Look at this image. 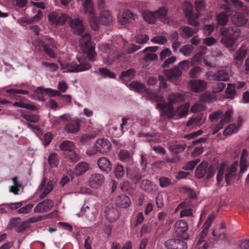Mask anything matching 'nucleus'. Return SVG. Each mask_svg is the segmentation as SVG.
<instances>
[{
	"instance_id": "nucleus-47",
	"label": "nucleus",
	"mask_w": 249,
	"mask_h": 249,
	"mask_svg": "<svg viewBox=\"0 0 249 249\" xmlns=\"http://www.w3.org/2000/svg\"><path fill=\"white\" fill-rule=\"evenodd\" d=\"M114 174L116 178H121L124 174V169L123 165L118 164L114 169Z\"/></svg>"
},
{
	"instance_id": "nucleus-11",
	"label": "nucleus",
	"mask_w": 249,
	"mask_h": 249,
	"mask_svg": "<svg viewBox=\"0 0 249 249\" xmlns=\"http://www.w3.org/2000/svg\"><path fill=\"white\" fill-rule=\"evenodd\" d=\"M70 26L75 35H80L85 31L82 20L78 18L71 19Z\"/></svg>"
},
{
	"instance_id": "nucleus-5",
	"label": "nucleus",
	"mask_w": 249,
	"mask_h": 249,
	"mask_svg": "<svg viewBox=\"0 0 249 249\" xmlns=\"http://www.w3.org/2000/svg\"><path fill=\"white\" fill-rule=\"evenodd\" d=\"M206 76L210 80L217 81H228L230 79L229 72L224 69H221L216 72L208 71Z\"/></svg>"
},
{
	"instance_id": "nucleus-25",
	"label": "nucleus",
	"mask_w": 249,
	"mask_h": 249,
	"mask_svg": "<svg viewBox=\"0 0 249 249\" xmlns=\"http://www.w3.org/2000/svg\"><path fill=\"white\" fill-rule=\"evenodd\" d=\"M116 205L122 208L128 207L131 203V200L128 196L124 194L118 196L115 199Z\"/></svg>"
},
{
	"instance_id": "nucleus-41",
	"label": "nucleus",
	"mask_w": 249,
	"mask_h": 249,
	"mask_svg": "<svg viewBox=\"0 0 249 249\" xmlns=\"http://www.w3.org/2000/svg\"><path fill=\"white\" fill-rule=\"evenodd\" d=\"M85 13L92 16L94 14V9L91 0H85L83 4Z\"/></svg>"
},
{
	"instance_id": "nucleus-58",
	"label": "nucleus",
	"mask_w": 249,
	"mask_h": 249,
	"mask_svg": "<svg viewBox=\"0 0 249 249\" xmlns=\"http://www.w3.org/2000/svg\"><path fill=\"white\" fill-rule=\"evenodd\" d=\"M151 41L154 43L163 45L167 43V39L163 36H158L153 37Z\"/></svg>"
},
{
	"instance_id": "nucleus-60",
	"label": "nucleus",
	"mask_w": 249,
	"mask_h": 249,
	"mask_svg": "<svg viewBox=\"0 0 249 249\" xmlns=\"http://www.w3.org/2000/svg\"><path fill=\"white\" fill-rule=\"evenodd\" d=\"M202 72V69L199 67L193 68L189 72V76L191 78H197L199 76Z\"/></svg>"
},
{
	"instance_id": "nucleus-38",
	"label": "nucleus",
	"mask_w": 249,
	"mask_h": 249,
	"mask_svg": "<svg viewBox=\"0 0 249 249\" xmlns=\"http://www.w3.org/2000/svg\"><path fill=\"white\" fill-rule=\"evenodd\" d=\"M18 177H14L12 178L14 185L10 187V192L14 193L15 195H18L19 194V189H23L22 185L18 182L17 181Z\"/></svg>"
},
{
	"instance_id": "nucleus-3",
	"label": "nucleus",
	"mask_w": 249,
	"mask_h": 249,
	"mask_svg": "<svg viewBox=\"0 0 249 249\" xmlns=\"http://www.w3.org/2000/svg\"><path fill=\"white\" fill-rule=\"evenodd\" d=\"M78 60L80 63L79 64L72 62L71 64H67L65 66L61 62L60 64L62 69H67V71L70 72H78L90 69L91 65L89 63L81 62L79 58H78Z\"/></svg>"
},
{
	"instance_id": "nucleus-45",
	"label": "nucleus",
	"mask_w": 249,
	"mask_h": 249,
	"mask_svg": "<svg viewBox=\"0 0 249 249\" xmlns=\"http://www.w3.org/2000/svg\"><path fill=\"white\" fill-rule=\"evenodd\" d=\"M54 182L52 180H49L43 192L40 195L39 198L43 199L48 194H49L53 189Z\"/></svg>"
},
{
	"instance_id": "nucleus-32",
	"label": "nucleus",
	"mask_w": 249,
	"mask_h": 249,
	"mask_svg": "<svg viewBox=\"0 0 249 249\" xmlns=\"http://www.w3.org/2000/svg\"><path fill=\"white\" fill-rule=\"evenodd\" d=\"M180 30H181L180 35L185 38L192 36L197 32V30L193 29L188 26H182L180 28Z\"/></svg>"
},
{
	"instance_id": "nucleus-30",
	"label": "nucleus",
	"mask_w": 249,
	"mask_h": 249,
	"mask_svg": "<svg viewBox=\"0 0 249 249\" xmlns=\"http://www.w3.org/2000/svg\"><path fill=\"white\" fill-rule=\"evenodd\" d=\"M129 87L135 91L142 93L144 92V94L148 90L145 85L138 81H133L129 84Z\"/></svg>"
},
{
	"instance_id": "nucleus-24",
	"label": "nucleus",
	"mask_w": 249,
	"mask_h": 249,
	"mask_svg": "<svg viewBox=\"0 0 249 249\" xmlns=\"http://www.w3.org/2000/svg\"><path fill=\"white\" fill-rule=\"evenodd\" d=\"M231 19L232 23L238 27L244 26L248 21L245 15L240 12L236 13L232 16Z\"/></svg>"
},
{
	"instance_id": "nucleus-46",
	"label": "nucleus",
	"mask_w": 249,
	"mask_h": 249,
	"mask_svg": "<svg viewBox=\"0 0 249 249\" xmlns=\"http://www.w3.org/2000/svg\"><path fill=\"white\" fill-rule=\"evenodd\" d=\"M48 162L51 167H56L59 164V159L56 153L51 154L48 158Z\"/></svg>"
},
{
	"instance_id": "nucleus-56",
	"label": "nucleus",
	"mask_w": 249,
	"mask_h": 249,
	"mask_svg": "<svg viewBox=\"0 0 249 249\" xmlns=\"http://www.w3.org/2000/svg\"><path fill=\"white\" fill-rule=\"evenodd\" d=\"M193 49V47L190 44L184 45L179 49V52L182 53L185 56H189Z\"/></svg>"
},
{
	"instance_id": "nucleus-12",
	"label": "nucleus",
	"mask_w": 249,
	"mask_h": 249,
	"mask_svg": "<svg viewBox=\"0 0 249 249\" xmlns=\"http://www.w3.org/2000/svg\"><path fill=\"white\" fill-rule=\"evenodd\" d=\"M165 246L168 249H187V243L180 239H169L165 243Z\"/></svg>"
},
{
	"instance_id": "nucleus-13",
	"label": "nucleus",
	"mask_w": 249,
	"mask_h": 249,
	"mask_svg": "<svg viewBox=\"0 0 249 249\" xmlns=\"http://www.w3.org/2000/svg\"><path fill=\"white\" fill-rule=\"evenodd\" d=\"M54 205L53 201L51 199H46L39 203L34 209L35 213H44L50 211Z\"/></svg>"
},
{
	"instance_id": "nucleus-17",
	"label": "nucleus",
	"mask_w": 249,
	"mask_h": 249,
	"mask_svg": "<svg viewBox=\"0 0 249 249\" xmlns=\"http://www.w3.org/2000/svg\"><path fill=\"white\" fill-rule=\"evenodd\" d=\"M126 177L135 184H138L142 178L141 173L137 168L126 170Z\"/></svg>"
},
{
	"instance_id": "nucleus-43",
	"label": "nucleus",
	"mask_w": 249,
	"mask_h": 249,
	"mask_svg": "<svg viewBox=\"0 0 249 249\" xmlns=\"http://www.w3.org/2000/svg\"><path fill=\"white\" fill-rule=\"evenodd\" d=\"M200 16L199 13L196 14L195 15L191 14L190 16L186 17L188 18V24L191 26L196 27L198 25L199 18Z\"/></svg>"
},
{
	"instance_id": "nucleus-59",
	"label": "nucleus",
	"mask_w": 249,
	"mask_h": 249,
	"mask_svg": "<svg viewBox=\"0 0 249 249\" xmlns=\"http://www.w3.org/2000/svg\"><path fill=\"white\" fill-rule=\"evenodd\" d=\"M233 112L231 110L229 109L228 110L225 114L224 117L223 118H221L220 121V123L221 124L223 125L225 124L228 123L231 121V118L232 116V114Z\"/></svg>"
},
{
	"instance_id": "nucleus-26",
	"label": "nucleus",
	"mask_w": 249,
	"mask_h": 249,
	"mask_svg": "<svg viewBox=\"0 0 249 249\" xmlns=\"http://www.w3.org/2000/svg\"><path fill=\"white\" fill-rule=\"evenodd\" d=\"M214 214H211L208 217L206 222H205V223L203 225L204 228L201 231L200 239L197 242L198 244H199V245L201 244L202 242L204 241L202 240H201V238H204L205 237V236L206 235V234H207L208 230L209 228H210V227L212 222L214 220Z\"/></svg>"
},
{
	"instance_id": "nucleus-49",
	"label": "nucleus",
	"mask_w": 249,
	"mask_h": 249,
	"mask_svg": "<svg viewBox=\"0 0 249 249\" xmlns=\"http://www.w3.org/2000/svg\"><path fill=\"white\" fill-rule=\"evenodd\" d=\"M194 199L187 198L182 203H180L177 209H181L182 208H193L194 203L193 202V200Z\"/></svg>"
},
{
	"instance_id": "nucleus-50",
	"label": "nucleus",
	"mask_w": 249,
	"mask_h": 249,
	"mask_svg": "<svg viewBox=\"0 0 249 249\" xmlns=\"http://www.w3.org/2000/svg\"><path fill=\"white\" fill-rule=\"evenodd\" d=\"M180 192L187 194L188 195V197L187 198L195 199L196 197V195L195 191L190 188L182 187L180 188Z\"/></svg>"
},
{
	"instance_id": "nucleus-20",
	"label": "nucleus",
	"mask_w": 249,
	"mask_h": 249,
	"mask_svg": "<svg viewBox=\"0 0 249 249\" xmlns=\"http://www.w3.org/2000/svg\"><path fill=\"white\" fill-rule=\"evenodd\" d=\"M163 74L170 80H173L179 78L182 72L178 67L175 66L173 68L169 70H164Z\"/></svg>"
},
{
	"instance_id": "nucleus-1",
	"label": "nucleus",
	"mask_w": 249,
	"mask_h": 249,
	"mask_svg": "<svg viewBox=\"0 0 249 249\" xmlns=\"http://www.w3.org/2000/svg\"><path fill=\"white\" fill-rule=\"evenodd\" d=\"M168 102L163 101L162 102L158 103L156 108L162 112L161 114L163 117L171 119L174 117V104L182 102L184 100L183 95L178 93H174L169 94L167 98Z\"/></svg>"
},
{
	"instance_id": "nucleus-4",
	"label": "nucleus",
	"mask_w": 249,
	"mask_h": 249,
	"mask_svg": "<svg viewBox=\"0 0 249 249\" xmlns=\"http://www.w3.org/2000/svg\"><path fill=\"white\" fill-rule=\"evenodd\" d=\"M208 164L207 162H202L196 168V178H201L206 176L207 179L212 178L213 175V168L212 167H208Z\"/></svg>"
},
{
	"instance_id": "nucleus-40",
	"label": "nucleus",
	"mask_w": 249,
	"mask_h": 249,
	"mask_svg": "<svg viewBox=\"0 0 249 249\" xmlns=\"http://www.w3.org/2000/svg\"><path fill=\"white\" fill-rule=\"evenodd\" d=\"M235 84H228L226 89V97L230 99H233L236 95Z\"/></svg>"
},
{
	"instance_id": "nucleus-7",
	"label": "nucleus",
	"mask_w": 249,
	"mask_h": 249,
	"mask_svg": "<svg viewBox=\"0 0 249 249\" xmlns=\"http://www.w3.org/2000/svg\"><path fill=\"white\" fill-rule=\"evenodd\" d=\"M175 229L178 237L184 240H187L189 238V235L186 233L188 227V224L185 221L183 220L178 221L175 224Z\"/></svg>"
},
{
	"instance_id": "nucleus-51",
	"label": "nucleus",
	"mask_w": 249,
	"mask_h": 249,
	"mask_svg": "<svg viewBox=\"0 0 249 249\" xmlns=\"http://www.w3.org/2000/svg\"><path fill=\"white\" fill-rule=\"evenodd\" d=\"M223 116V112L221 110L213 112L210 114L209 119L211 122L217 121Z\"/></svg>"
},
{
	"instance_id": "nucleus-62",
	"label": "nucleus",
	"mask_w": 249,
	"mask_h": 249,
	"mask_svg": "<svg viewBox=\"0 0 249 249\" xmlns=\"http://www.w3.org/2000/svg\"><path fill=\"white\" fill-rule=\"evenodd\" d=\"M33 207H34L33 204H31V203L28 204L26 205L25 206L19 209L18 210L17 213L19 214H20V213L27 214L31 211Z\"/></svg>"
},
{
	"instance_id": "nucleus-52",
	"label": "nucleus",
	"mask_w": 249,
	"mask_h": 249,
	"mask_svg": "<svg viewBox=\"0 0 249 249\" xmlns=\"http://www.w3.org/2000/svg\"><path fill=\"white\" fill-rule=\"evenodd\" d=\"M21 116L28 122L36 123L39 120V117L35 114H21Z\"/></svg>"
},
{
	"instance_id": "nucleus-42",
	"label": "nucleus",
	"mask_w": 249,
	"mask_h": 249,
	"mask_svg": "<svg viewBox=\"0 0 249 249\" xmlns=\"http://www.w3.org/2000/svg\"><path fill=\"white\" fill-rule=\"evenodd\" d=\"M186 147L185 144H174L169 147V150L174 154H178L183 151Z\"/></svg>"
},
{
	"instance_id": "nucleus-22",
	"label": "nucleus",
	"mask_w": 249,
	"mask_h": 249,
	"mask_svg": "<svg viewBox=\"0 0 249 249\" xmlns=\"http://www.w3.org/2000/svg\"><path fill=\"white\" fill-rule=\"evenodd\" d=\"M138 18V16L134 14L129 10H124L122 16L120 18H118L119 22L122 25L126 24L129 22V20H135Z\"/></svg>"
},
{
	"instance_id": "nucleus-61",
	"label": "nucleus",
	"mask_w": 249,
	"mask_h": 249,
	"mask_svg": "<svg viewBox=\"0 0 249 249\" xmlns=\"http://www.w3.org/2000/svg\"><path fill=\"white\" fill-rule=\"evenodd\" d=\"M42 47L44 51L49 56H50L52 58H55L56 57V54L54 52L53 50L50 48V45L43 43L42 44Z\"/></svg>"
},
{
	"instance_id": "nucleus-6",
	"label": "nucleus",
	"mask_w": 249,
	"mask_h": 249,
	"mask_svg": "<svg viewBox=\"0 0 249 249\" xmlns=\"http://www.w3.org/2000/svg\"><path fill=\"white\" fill-rule=\"evenodd\" d=\"M48 17L49 20L56 26L64 25L69 18L67 14L56 11L49 13Z\"/></svg>"
},
{
	"instance_id": "nucleus-53",
	"label": "nucleus",
	"mask_w": 249,
	"mask_h": 249,
	"mask_svg": "<svg viewBox=\"0 0 249 249\" xmlns=\"http://www.w3.org/2000/svg\"><path fill=\"white\" fill-rule=\"evenodd\" d=\"M200 161L199 159H197L188 162L186 164L182 167V169L185 171H192L195 166Z\"/></svg>"
},
{
	"instance_id": "nucleus-48",
	"label": "nucleus",
	"mask_w": 249,
	"mask_h": 249,
	"mask_svg": "<svg viewBox=\"0 0 249 249\" xmlns=\"http://www.w3.org/2000/svg\"><path fill=\"white\" fill-rule=\"evenodd\" d=\"M206 104L204 103H196L192 106L190 111L192 113H196L206 109Z\"/></svg>"
},
{
	"instance_id": "nucleus-8",
	"label": "nucleus",
	"mask_w": 249,
	"mask_h": 249,
	"mask_svg": "<svg viewBox=\"0 0 249 249\" xmlns=\"http://www.w3.org/2000/svg\"><path fill=\"white\" fill-rule=\"evenodd\" d=\"M80 120L73 119L68 121L65 124L63 130L67 134H75L78 132L81 126Z\"/></svg>"
},
{
	"instance_id": "nucleus-54",
	"label": "nucleus",
	"mask_w": 249,
	"mask_h": 249,
	"mask_svg": "<svg viewBox=\"0 0 249 249\" xmlns=\"http://www.w3.org/2000/svg\"><path fill=\"white\" fill-rule=\"evenodd\" d=\"M183 11L186 17L190 16L193 14V6L191 3L185 1L183 5Z\"/></svg>"
},
{
	"instance_id": "nucleus-34",
	"label": "nucleus",
	"mask_w": 249,
	"mask_h": 249,
	"mask_svg": "<svg viewBox=\"0 0 249 249\" xmlns=\"http://www.w3.org/2000/svg\"><path fill=\"white\" fill-rule=\"evenodd\" d=\"M145 96L147 99H149L153 101L158 102V103L162 102L163 101H164L162 96L157 93L152 92L150 89H148V90L146 91Z\"/></svg>"
},
{
	"instance_id": "nucleus-21",
	"label": "nucleus",
	"mask_w": 249,
	"mask_h": 249,
	"mask_svg": "<svg viewBox=\"0 0 249 249\" xmlns=\"http://www.w3.org/2000/svg\"><path fill=\"white\" fill-rule=\"evenodd\" d=\"M140 187L142 190L149 193L155 192L157 189V185L148 179H142Z\"/></svg>"
},
{
	"instance_id": "nucleus-18",
	"label": "nucleus",
	"mask_w": 249,
	"mask_h": 249,
	"mask_svg": "<svg viewBox=\"0 0 249 249\" xmlns=\"http://www.w3.org/2000/svg\"><path fill=\"white\" fill-rule=\"evenodd\" d=\"M98 167L102 171L108 173L112 169V165L110 160L106 157H100L97 160Z\"/></svg>"
},
{
	"instance_id": "nucleus-33",
	"label": "nucleus",
	"mask_w": 249,
	"mask_h": 249,
	"mask_svg": "<svg viewBox=\"0 0 249 249\" xmlns=\"http://www.w3.org/2000/svg\"><path fill=\"white\" fill-rule=\"evenodd\" d=\"M88 164L84 161L79 162L75 167V174L77 176H81L89 170Z\"/></svg>"
},
{
	"instance_id": "nucleus-37",
	"label": "nucleus",
	"mask_w": 249,
	"mask_h": 249,
	"mask_svg": "<svg viewBox=\"0 0 249 249\" xmlns=\"http://www.w3.org/2000/svg\"><path fill=\"white\" fill-rule=\"evenodd\" d=\"M59 148L62 151L72 152L75 148V145L72 142L65 141L59 145Z\"/></svg>"
},
{
	"instance_id": "nucleus-35",
	"label": "nucleus",
	"mask_w": 249,
	"mask_h": 249,
	"mask_svg": "<svg viewBox=\"0 0 249 249\" xmlns=\"http://www.w3.org/2000/svg\"><path fill=\"white\" fill-rule=\"evenodd\" d=\"M94 72L100 75L103 78H115L116 74L111 72L110 70L106 68H101L99 69L98 71H95Z\"/></svg>"
},
{
	"instance_id": "nucleus-55",
	"label": "nucleus",
	"mask_w": 249,
	"mask_h": 249,
	"mask_svg": "<svg viewBox=\"0 0 249 249\" xmlns=\"http://www.w3.org/2000/svg\"><path fill=\"white\" fill-rule=\"evenodd\" d=\"M195 5L196 9L198 12L205 10L207 6V4L204 0H196Z\"/></svg>"
},
{
	"instance_id": "nucleus-44",
	"label": "nucleus",
	"mask_w": 249,
	"mask_h": 249,
	"mask_svg": "<svg viewBox=\"0 0 249 249\" xmlns=\"http://www.w3.org/2000/svg\"><path fill=\"white\" fill-rule=\"evenodd\" d=\"M234 36H222L220 42L226 47L230 48L233 46L235 40Z\"/></svg>"
},
{
	"instance_id": "nucleus-39",
	"label": "nucleus",
	"mask_w": 249,
	"mask_h": 249,
	"mask_svg": "<svg viewBox=\"0 0 249 249\" xmlns=\"http://www.w3.org/2000/svg\"><path fill=\"white\" fill-rule=\"evenodd\" d=\"M119 157V160L124 162L130 161L132 158L130 152L125 149H123L120 151Z\"/></svg>"
},
{
	"instance_id": "nucleus-36",
	"label": "nucleus",
	"mask_w": 249,
	"mask_h": 249,
	"mask_svg": "<svg viewBox=\"0 0 249 249\" xmlns=\"http://www.w3.org/2000/svg\"><path fill=\"white\" fill-rule=\"evenodd\" d=\"M136 71L135 69H129L126 71H122L120 77L123 80H128L133 79L136 75Z\"/></svg>"
},
{
	"instance_id": "nucleus-10",
	"label": "nucleus",
	"mask_w": 249,
	"mask_h": 249,
	"mask_svg": "<svg viewBox=\"0 0 249 249\" xmlns=\"http://www.w3.org/2000/svg\"><path fill=\"white\" fill-rule=\"evenodd\" d=\"M222 9L225 12H222L217 15V23L220 26H225L229 20V17L231 14V8L228 5H223Z\"/></svg>"
},
{
	"instance_id": "nucleus-15",
	"label": "nucleus",
	"mask_w": 249,
	"mask_h": 249,
	"mask_svg": "<svg viewBox=\"0 0 249 249\" xmlns=\"http://www.w3.org/2000/svg\"><path fill=\"white\" fill-rule=\"evenodd\" d=\"M105 181V177L103 175L99 173L92 174L89 178L90 186L94 188L100 187Z\"/></svg>"
},
{
	"instance_id": "nucleus-29",
	"label": "nucleus",
	"mask_w": 249,
	"mask_h": 249,
	"mask_svg": "<svg viewBox=\"0 0 249 249\" xmlns=\"http://www.w3.org/2000/svg\"><path fill=\"white\" fill-rule=\"evenodd\" d=\"M35 92L37 94L43 93V92H45L47 94H48L49 96H61L62 94H61L60 91L53 89L50 88L45 89L43 87H38L35 90Z\"/></svg>"
},
{
	"instance_id": "nucleus-27",
	"label": "nucleus",
	"mask_w": 249,
	"mask_h": 249,
	"mask_svg": "<svg viewBox=\"0 0 249 249\" xmlns=\"http://www.w3.org/2000/svg\"><path fill=\"white\" fill-rule=\"evenodd\" d=\"M236 168L233 166H230L226 169L225 179L227 185H230L231 184V181L236 178Z\"/></svg>"
},
{
	"instance_id": "nucleus-63",
	"label": "nucleus",
	"mask_w": 249,
	"mask_h": 249,
	"mask_svg": "<svg viewBox=\"0 0 249 249\" xmlns=\"http://www.w3.org/2000/svg\"><path fill=\"white\" fill-rule=\"evenodd\" d=\"M30 227V225L28 223L27 220L23 221L21 224L16 229L17 232H23L27 229Z\"/></svg>"
},
{
	"instance_id": "nucleus-14",
	"label": "nucleus",
	"mask_w": 249,
	"mask_h": 249,
	"mask_svg": "<svg viewBox=\"0 0 249 249\" xmlns=\"http://www.w3.org/2000/svg\"><path fill=\"white\" fill-rule=\"evenodd\" d=\"M191 90L195 92H199L204 90L207 86L206 81L201 79L191 80L189 82Z\"/></svg>"
},
{
	"instance_id": "nucleus-9",
	"label": "nucleus",
	"mask_w": 249,
	"mask_h": 249,
	"mask_svg": "<svg viewBox=\"0 0 249 249\" xmlns=\"http://www.w3.org/2000/svg\"><path fill=\"white\" fill-rule=\"evenodd\" d=\"M94 148L97 152L105 154L111 149V144L109 140L105 138L98 139L94 143Z\"/></svg>"
},
{
	"instance_id": "nucleus-31",
	"label": "nucleus",
	"mask_w": 249,
	"mask_h": 249,
	"mask_svg": "<svg viewBox=\"0 0 249 249\" xmlns=\"http://www.w3.org/2000/svg\"><path fill=\"white\" fill-rule=\"evenodd\" d=\"M80 45L84 49L91 47V36L89 33L84 34L79 40Z\"/></svg>"
},
{
	"instance_id": "nucleus-19",
	"label": "nucleus",
	"mask_w": 249,
	"mask_h": 249,
	"mask_svg": "<svg viewBox=\"0 0 249 249\" xmlns=\"http://www.w3.org/2000/svg\"><path fill=\"white\" fill-rule=\"evenodd\" d=\"M99 21L103 25H109L113 21V18L109 11L103 10L100 12Z\"/></svg>"
},
{
	"instance_id": "nucleus-64",
	"label": "nucleus",
	"mask_w": 249,
	"mask_h": 249,
	"mask_svg": "<svg viewBox=\"0 0 249 249\" xmlns=\"http://www.w3.org/2000/svg\"><path fill=\"white\" fill-rule=\"evenodd\" d=\"M94 138L95 136L93 134H85L81 136L80 138V142L82 143L85 144L94 139Z\"/></svg>"
},
{
	"instance_id": "nucleus-28",
	"label": "nucleus",
	"mask_w": 249,
	"mask_h": 249,
	"mask_svg": "<svg viewBox=\"0 0 249 249\" xmlns=\"http://www.w3.org/2000/svg\"><path fill=\"white\" fill-rule=\"evenodd\" d=\"M247 53L246 49L243 47H241L234 54V60L238 66H240L243 63Z\"/></svg>"
},
{
	"instance_id": "nucleus-57",
	"label": "nucleus",
	"mask_w": 249,
	"mask_h": 249,
	"mask_svg": "<svg viewBox=\"0 0 249 249\" xmlns=\"http://www.w3.org/2000/svg\"><path fill=\"white\" fill-rule=\"evenodd\" d=\"M188 108L189 107L185 105H181L178 107L177 110L178 116L180 117L185 116L188 113Z\"/></svg>"
},
{
	"instance_id": "nucleus-23",
	"label": "nucleus",
	"mask_w": 249,
	"mask_h": 249,
	"mask_svg": "<svg viewBox=\"0 0 249 249\" xmlns=\"http://www.w3.org/2000/svg\"><path fill=\"white\" fill-rule=\"evenodd\" d=\"M240 29L236 26H231L229 28L222 27L220 30V34L222 36H238Z\"/></svg>"
},
{
	"instance_id": "nucleus-16",
	"label": "nucleus",
	"mask_w": 249,
	"mask_h": 249,
	"mask_svg": "<svg viewBox=\"0 0 249 249\" xmlns=\"http://www.w3.org/2000/svg\"><path fill=\"white\" fill-rule=\"evenodd\" d=\"M105 213L106 218L110 222L115 221L119 217V213L117 209L111 205L106 207Z\"/></svg>"
},
{
	"instance_id": "nucleus-2",
	"label": "nucleus",
	"mask_w": 249,
	"mask_h": 249,
	"mask_svg": "<svg viewBox=\"0 0 249 249\" xmlns=\"http://www.w3.org/2000/svg\"><path fill=\"white\" fill-rule=\"evenodd\" d=\"M167 10L165 7L160 8L158 10L153 13L148 10L142 12L143 19L149 24H154L157 18L161 21L165 20L167 17Z\"/></svg>"
}]
</instances>
